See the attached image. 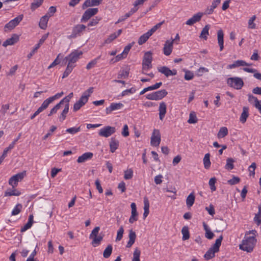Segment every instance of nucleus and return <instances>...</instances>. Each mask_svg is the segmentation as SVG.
Here are the masks:
<instances>
[{
    "mask_svg": "<svg viewBox=\"0 0 261 261\" xmlns=\"http://www.w3.org/2000/svg\"><path fill=\"white\" fill-rule=\"evenodd\" d=\"M256 243V240L254 236H248V234H245L244 239L242 241V244L239 245V247L242 250L251 252Z\"/></svg>",
    "mask_w": 261,
    "mask_h": 261,
    "instance_id": "f257e3e1",
    "label": "nucleus"
},
{
    "mask_svg": "<svg viewBox=\"0 0 261 261\" xmlns=\"http://www.w3.org/2000/svg\"><path fill=\"white\" fill-rule=\"evenodd\" d=\"M223 236L221 235L217 239L215 244L206 251L204 255L206 260H209L215 257V253L219 251V248L221 245L223 240Z\"/></svg>",
    "mask_w": 261,
    "mask_h": 261,
    "instance_id": "f03ea898",
    "label": "nucleus"
},
{
    "mask_svg": "<svg viewBox=\"0 0 261 261\" xmlns=\"http://www.w3.org/2000/svg\"><path fill=\"white\" fill-rule=\"evenodd\" d=\"M152 54L151 51L146 52L143 56L142 60V73L146 74V72L152 68Z\"/></svg>",
    "mask_w": 261,
    "mask_h": 261,
    "instance_id": "7ed1b4c3",
    "label": "nucleus"
},
{
    "mask_svg": "<svg viewBox=\"0 0 261 261\" xmlns=\"http://www.w3.org/2000/svg\"><path fill=\"white\" fill-rule=\"evenodd\" d=\"M227 84L231 88L237 90L241 89L244 85L243 79L239 77L228 78L227 80Z\"/></svg>",
    "mask_w": 261,
    "mask_h": 261,
    "instance_id": "20e7f679",
    "label": "nucleus"
},
{
    "mask_svg": "<svg viewBox=\"0 0 261 261\" xmlns=\"http://www.w3.org/2000/svg\"><path fill=\"white\" fill-rule=\"evenodd\" d=\"M167 94V91L163 89L147 94L146 95V97L149 100H159L165 97Z\"/></svg>",
    "mask_w": 261,
    "mask_h": 261,
    "instance_id": "39448f33",
    "label": "nucleus"
},
{
    "mask_svg": "<svg viewBox=\"0 0 261 261\" xmlns=\"http://www.w3.org/2000/svg\"><path fill=\"white\" fill-rule=\"evenodd\" d=\"M25 175V171H23L12 176L9 180V184L13 188H15L17 186L18 182L21 181Z\"/></svg>",
    "mask_w": 261,
    "mask_h": 261,
    "instance_id": "423d86ee",
    "label": "nucleus"
},
{
    "mask_svg": "<svg viewBox=\"0 0 261 261\" xmlns=\"http://www.w3.org/2000/svg\"><path fill=\"white\" fill-rule=\"evenodd\" d=\"M83 54L82 51L75 50L71 53L68 56L66 57L63 60L65 64L68 61L69 64H72L75 63L80 58V56Z\"/></svg>",
    "mask_w": 261,
    "mask_h": 261,
    "instance_id": "0eeeda50",
    "label": "nucleus"
},
{
    "mask_svg": "<svg viewBox=\"0 0 261 261\" xmlns=\"http://www.w3.org/2000/svg\"><path fill=\"white\" fill-rule=\"evenodd\" d=\"M161 141V134L159 129H154L151 137L150 144L152 146H159Z\"/></svg>",
    "mask_w": 261,
    "mask_h": 261,
    "instance_id": "6e6552de",
    "label": "nucleus"
},
{
    "mask_svg": "<svg viewBox=\"0 0 261 261\" xmlns=\"http://www.w3.org/2000/svg\"><path fill=\"white\" fill-rule=\"evenodd\" d=\"M98 11V9L97 8L88 9L84 13L81 18V22H85L87 21L91 17L96 14Z\"/></svg>",
    "mask_w": 261,
    "mask_h": 261,
    "instance_id": "1a4fd4ad",
    "label": "nucleus"
},
{
    "mask_svg": "<svg viewBox=\"0 0 261 261\" xmlns=\"http://www.w3.org/2000/svg\"><path fill=\"white\" fill-rule=\"evenodd\" d=\"M115 127L110 126H107L99 130L98 135L100 136L108 138L115 133Z\"/></svg>",
    "mask_w": 261,
    "mask_h": 261,
    "instance_id": "9d476101",
    "label": "nucleus"
},
{
    "mask_svg": "<svg viewBox=\"0 0 261 261\" xmlns=\"http://www.w3.org/2000/svg\"><path fill=\"white\" fill-rule=\"evenodd\" d=\"M86 27L84 24H77L75 25L72 31V33L70 36H68L69 38H74L81 35L82 32L84 31Z\"/></svg>",
    "mask_w": 261,
    "mask_h": 261,
    "instance_id": "9b49d317",
    "label": "nucleus"
},
{
    "mask_svg": "<svg viewBox=\"0 0 261 261\" xmlns=\"http://www.w3.org/2000/svg\"><path fill=\"white\" fill-rule=\"evenodd\" d=\"M174 40H167L166 41L163 47V53L166 56H169L173 49Z\"/></svg>",
    "mask_w": 261,
    "mask_h": 261,
    "instance_id": "f8f14e48",
    "label": "nucleus"
},
{
    "mask_svg": "<svg viewBox=\"0 0 261 261\" xmlns=\"http://www.w3.org/2000/svg\"><path fill=\"white\" fill-rule=\"evenodd\" d=\"M88 102L87 97L86 96H82L73 106V111L76 112Z\"/></svg>",
    "mask_w": 261,
    "mask_h": 261,
    "instance_id": "ddd939ff",
    "label": "nucleus"
},
{
    "mask_svg": "<svg viewBox=\"0 0 261 261\" xmlns=\"http://www.w3.org/2000/svg\"><path fill=\"white\" fill-rule=\"evenodd\" d=\"M203 15V13L202 12H198L194 14L191 18L189 19L186 22V24L188 25H192L195 23L199 22L202 17Z\"/></svg>",
    "mask_w": 261,
    "mask_h": 261,
    "instance_id": "4468645a",
    "label": "nucleus"
},
{
    "mask_svg": "<svg viewBox=\"0 0 261 261\" xmlns=\"http://www.w3.org/2000/svg\"><path fill=\"white\" fill-rule=\"evenodd\" d=\"M158 71L164 74L166 76L168 77L170 75H175L177 74V71L175 69L170 70L166 66H162L158 68Z\"/></svg>",
    "mask_w": 261,
    "mask_h": 261,
    "instance_id": "2eb2a0df",
    "label": "nucleus"
},
{
    "mask_svg": "<svg viewBox=\"0 0 261 261\" xmlns=\"http://www.w3.org/2000/svg\"><path fill=\"white\" fill-rule=\"evenodd\" d=\"M251 65H252V64H249L244 60H238L234 61L233 63L228 65L227 67V68L231 69L240 66H250Z\"/></svg>",
    "mask_w": 261,
    "mask_h": 261,
    "instance_id": "dca6fc26",
    "label": "nucleus"
},
{
    "mask_svg": "<svg viewBox=\"0 0 261 261\" xmlns=\"http://www.w3.org/2000/svg\"><path fill=\"white\" fill-rule=\"evenodd\" d=\"M123 107L122 103H112L110 107L106 108V113L107 114H111L113 111L121 109Z\"/></svg>",
    "mask_w": 261,
    "mask_h": 261,
    "instance_id": "f3484780",
    "label": "nucleus"
},
{
    "mask_svg": "<svg viewBox=\"0 0 261 261\" xmlns=\"http://www.w3.org/2000/svg\"><path fill=\"white\" fill-rule=\"evenodd\" d=\"M130 206L132 208V215L129 219V222L130 223H133L138 220V213L137 211L136 205L135 203H132Z\"/></svg>",
    "mask_w": 261,
    "mask_h": 261,
    "instance_id": "a211bd4d",
    "label": "nucleus"
},
{
    "mask_svg": "<svg viewBox=\"0 0 261 261\" xmlns=\"http://www.w3.org/2000/svg\"><path fill=\"white\" fill-rule=\"evenodd\" d=\"M93 156V154L90 152H85L82 155L79 156L77 162L78 163H83L86 161L91 160Z\"/></svg>",
    "mask_w": 261,
    "mask_h": 261,
    "instance_id": "6ab92c4d",
    "label": "nucleus"
},
{
    "mask_svg": "<svg viewBox=\"0 0 261 261\" xmlns=\"http://www.w3.org/2000/svg\"><path fill=\"white\" fill-rule=\"evenodd\" d=\"M221 0H214L210 7H208L204 12V14L209 15L212 14L214 10L220 4Z\"/></svg>",
    "mask_w": 261,
    "mask_h": 261,
    "instance_id": "aec40b11",
    "label": "nucleus"
},
{
    "mask_svg": "<svg viewBox=\"0 0 261 261\" xmlns=\"http://www.w3.org/2000/svg\"><path fill=\"white\" fill-rule=\"evenodd\" d=\"M128 238L129 240L126 246L127 248L131 247L134 244L136 239V232L134 231L132 229L129 231Z\"/></svg>",
    "mask_w": 261,
    "mask_h": 261,
    "instance_id": "412c9836",
    "label": "nucleus"
},
{
    "mask_svg": "<svg viewBox=\"0 0 261 261\" xmlns=\"http://www.w3.org/2000/svg\"><path fill=\"white\" fill-rule=\"evenodd\" d=\"M19 40V37L17 35L14 34L11 38L7 39L3 44L4 47H7L8 45H12L16 43Z\"/></svg>",
    "mask_w": 261,
    "mask_h": 261,
    "instance_id": "4be33fe9",
    "label": "nucleus"
},
{
    "mask_svg": "<svg viewBox=\"0 0 261 261\" xmlns=\"http://www.w3.org/2000/svg\"><path fill=\"white\" fill-rule=\"evenodd\" d=\"M166 104L165 103V102L162 101L160 103V106L159 108V118L160 120H162L164 118L165 114L166 113Z\"/></svg>",
    "mask_w": 261,
    "mask_h": 261,
    "instance_id": "5701e85b",
    "label": "nucleus"
},
{
    "mask_svg": "<svg viewBox=\"0 0 261 261\" xmlns=\"http://www.w3.org/2000/svg\"><path fill=\"white\" fill-rule=\"evenodd\" d=\"M224 33L222 30H219L217 32L218 43L220 47V51H222L224 48Z\"/></svg>",
    "mask_w": 261,
    "mask_h": 261,
    "instance_id": "b1692460",
    "label": "nucleus"
},
{
    "mask_svg": "<svg viewBox=\"0 0 261 261\" xmlns=\"http://www.w3.org/2000/svg\"><path fill=\"white\" fill-rule=\"evenodd\" d=\"M210 28V25L209 24L205 25L201 32L199 37L201 39H203L205 40H206L207 39V36L209 35Z\"/></svg>",
    "mask_w": 261,
    "mask_h": 261,
    "instance_id": "393cba45",
    "label": "nucleus"
},
{
    "mask_svg": "<svg viewBox=\"0 0 261 261\" xmlns=\"http://www.w3.org/2000/svg\"><path fill=\"white\" fill-rule=\"evenodd\" d=\"M119 146V141L114 138H112L110 142V151L114 152Z\"/></svg>",
    "mask_w": 261,
    "mask_h": 261,
    "instance_id": "a878e982",
    "label": "nucleus"
},
{
    "mask_svg": "<svg viewBox=\"0 0 261 261\" xmlns=\"http://www.w3.org/2000/svg\"><path fill=\"white\" fill-rule=\"evenodd\" d=\"M243 70L248 73H254L253 76L256 79L261 81V73L256 72L257 70L255 69L244 67Z\"/></svg>",
    "mask_w": 261,
    "mask_h": 261,
    "instance_id": "bb28decb",
    "label": "nucleus"
},
{
    "mask_svg": "<svg viewBox=\"0 0 261 261\" xmlns=\"http://www.w3.org/2000/svg\"><path fill=\"white\" fill-rule=\"evenodd\" d=\"M248 110V108L246 107H244L243 108V112L240 118V121L243 123L246 121V120L249 116Z\"/></svg>",
    "mask_w": 261,
    "mask_h": 261,
    "instance_id": "cd10ccee",
    "label": "nucleus"
},
{
    "mask_svg": "<svg viewBox=\"0 0 261 261\" xmlns=\"http://www.w3.org/2000/svg\"><path fill=\"white\" fill-rule=\"evenodd\" d=\"M21 192L17 189L12 188V189L8 190L5 192L4 196H19Z\"/></svg>",
    "mask_w": 261,
    "mask_h": 261,
    "instance_id": "c85d7f7f",
    "label": "nucleus"
},
{
    "mask_svg": "<svg viewBox=\"0 0 261 261\" xmlns=\"http://www.w3.org/2000/svg\"><path fill=\"white\" fill-rule=\"evenodd\" d=\"M48 20L49 18L47 15L42 17L39 24L40 28L42 29H45L47 28Z\"/></svg>",
    "mask_w": 261,
    "mask_h": 261,
    "instance_id": "c756f323",
    "label": "nucleus"
},
{
    "mask_svg": "<svg viewBox=\"0 0 261 261\" xmlns=\"http://www.w3.org/2000/svg\"><path fill=\"white\" fill-rule=\"evenodd\" d=\"M144 213L143 217L145 218L149 214V203L147 198L145 197L144 199Z\"/></svg>",
    "mask_w": 261,
    "mask_h": 261,
    "instance_id": "7c9ffc66",
    "label": "nucleus"
},
{
    "mask_svg": "<svg viewBox=\"0 0 261 261\" xmlns=\"http://www.w3.org/2000/svg\"><path fill=\"white\" fill-rule=\"evenodd\" d=\"M195 196L193 193H191L188 195L186 199V204L188 207L192 206L195 201Z\"/></svg>",
    "mask_w": 261,
    "mask_h": 261,
    "instance_id": "2f4dec72",
    "label": "nucleus"
},
{
    "mask_svg": "<svg viewBox=\"0 0 261 261\" xmlns=\"http://www.w3.org/2000/svg\"><path fill=\"white\" fill-rule=\"evenodd\" d=\"M228 131L226 127L223 126L220 128L217 137L218 138H223L228 135Z\"/></svg>",
    "mask_w": 261,
    "mask_h": 261,
    "instance_id": "473e14b6",
    "label": "nucleus"
},
{
    "mask_svg": "<svg viewBox=\"0 0 261 261\" xmlns=\"http://www.w3.org/2000/svg\"><path fill=\"white\" fill-rule=\"evenodd\" d=\"M181 233L182 234V240L185 241L189 239L190 233L189 231V228L188 226H185L182 227L181 229Z\"/></svg>",
    "mask_w": 261,
    "mask_h": 261,
    "instance_id": "72a5a7b5",
    "label": "nucleus"
},
{
    "mask_svg": "<svg viewBox=\"0 0 261 261\" xmlns=\"http://www.w3.org/2000/svg\"><path fill=\"white\" fill-rule=\"evenodd\" d=\"M210 154L207 153L205 154L203 160L204 167L206 169H208L211 166V163L210 161Z\"/></svg>",
    "mask_w": 261,
    "mask_h": 261,
    "instance_id": "f704fd0d",
    "label": "nucleus"
},
{
    "mask_svg": "<svg viewBox=\"0 0 261 261\" xmlns=\"http://www.w3.org/2000/svg\"><path fill=\"white\" fill-rule=\"evenodd\" d=\"M254 221L257 225L261 223V204L258 205V212L255 214Z\"/></svg>",
    "mask_w": 261,
    "mask_h": 261,
    "instance_id": "c9c22d12",
    "label": "nucleus"
},
{
    "mask_svg": "<svg viewBox=\"0 0 261 261\" xmlns=\"http://www.w3.org/2000/svg\"><path fill=\"white\" fill-rule=\"evenodd\" d=\"M112 246L111 245H108L103 251V257L106 258H109L112 254Z\"/></svg>",
    "mask_w": 261,
    "mask_h": 261,
    "instance_id": "e433bc0d",
    "label": "nucleus"
},
{
    "mask_svg": "<svg viewBox=\"0 0 261 261\" xmlns=\"http://www.w3.org/2000/svg\"><path fill=\"white\" fill-rule=\"evenodd\" d=\"M149 34H148L147 32L142 35H141L140 38L138 39V44L139 45H142L143 43H144L150 37Z\"/></svg>",
    "mask_w": 261,
    "mask_h": 261,
    "instance_id": "4c0bfd02",
    "label": "nucleus"
},
{
    "mask_svg": "<svg viewBox=\"0 0 261 261\" xmlns=\"http://www.w3.org/2000/svg\"><path fill=\"white\" fill-rule=\"evenodd\" d=\"M74 67V65L69 64L68 63L67 67H66L65 71L63 73L62 78L64 79V78L67 77L69 75V74L71 72Z\"/></svg>",
    "mask_w": 261,
    "mask_h": 261,
    "instance_id": "58836bf2",
    "label": "nucleus"
},
{
    "mask_svg": "<svg viewBox=\"0 0 261 261\" xmlns=\"http://www.w3.org/2000/svg\"><path fill=\"white\" fill-rule=\"evenodd\" d=\"M103 239V237L101 236H97L96 237L93 238L92 239V241L91 242L92 245L94 247H96L100 244L101 241Z\"/></svg>",
    "mask_w": 261,
    "mask_h": 261,
    "instance_id": "ea45409f",
    "label": "nucleus"
},
{
    "mask_svg": "<svg viewBox=\"0 0 261 261\" xmlns=\"http://www.w3.org/2000/svg\"><path fill=\"white\" fill-rule=\"evenodd\" d=\"M234 160L232 158H228L226 160V164L225 165V169H227L228 170H231L233 169L234 168V165L233 162Z\"/></svg>",
    "mask_w": 261,
    "mask_h": 261,
    "instance_id": "a19ab883",
    "label": "nucleus"
},
{
    "mask_svg": "<svg viewBox=\"0 0 261 261\" xmlns=\"http://www.w3.org/2000/svg\"><path fill=\"white\" fill-rule=\"evenodd\" d=\"M256 16H252L248 20V29H255L256 28V24L254 22V20L256 19Z\"/></svg>",
    "mask_w": 261,
    "mask_h": 261,
    "instance_id": "79ce46f5",
    "label": "nucleus"
},
{
    "mask_svg": "<svg viewBox=\"0 0 261 261\" xmlns=\"http://www.w3.org/2000/svg\"><path fill=\"white\" fill-rule=\"evenodd\" d=\"M140 250L138 248H136L133 253L132 261H140Z\"/></svg>",
    "mask_w": 261,
    "mask_h": 261,
    "instance_id": "37998d69",
    "label": "nucleus"
},
{
    "mask_svg": "<svg viewBox=\"0 0 261 261\" xmlns=\"http://www.w3.org/2000/svg\"><path fill=\"white\" fill-rule=\"evenodd\" d=\"M43 0H34L31 4V8L32 10H35L41 6Z\"/></svg>",
    "mask_w": 261,
    "mask_h": 261,
    "instance_id": "c03bdc74",
    "label": "nucleus"
},
{
    "mask_svg": "<svg viewBox=\"0 0 261 261\" xmlns=\"http://www.w3.org/2000/svg\"><path fill=\"white\" fill-rule=\"evenodd\" d=\"M69 107L68 105H65V108L61 113L59 119L61 121H63L66 118V115L67 114L69 111Z\"/></svg>",
    "mask_w": 261,
    "mask_h": 261,
    "instance_id": "a18cd8bd",
    "label": "nucleus"
},
{
    "mask_svg": "<svg viewBox=\"0 0 261 261\" xmlns=\"http://www.w3.org/2000/svg\"><path fill=\"white\" fill-rule=\"evenodd\" d=\"M93 6H97L93 0H86L82 5V9H85L88 7Z\"/></svg>",
    "mask_w": 261,
    "mask_h": 261,
    "instance_id": "49530a36",
    "label": "nucleus"
},
{
    "mask_svg": "<svg viewBox=\"0 0 261 261\" xmlns=\"http://www.w3.org/2000/svg\"><path fill=\"white\" fill-rule=\"evenodd\" d=\"M14 146H15V142H12L9 145V146L8 147L4 149L3 153L2 155L3 156V157L6 158L7 156V153H8V151H9L11 150H12V149H13Z\"/></svg>",
    "mask_w": 261,
    "mask_h": 261,
    "instance_id": "de8ad7c7",
    "label": "nucleus"
},
{
    "mask_svg": "<svg viewBox=\"0 0 261 261\" xmlns=\"http://www.w3.org/2000/svg\"><path fill=\"white\" fill-rule=\"evenodd\" d=\"M197 118L194 112H191L189 115V119L188 122L190 124H194L197 122Z\"/></svg>",
    "mask_w": 261,
    "mask_h": 261,
    "instance_id": "09e8293b",
    "label": "nucleus"
},
{
    "mask_svg": "<svg viewBox=\"0 0 261 261\" xmlns=\"http://www.w3.org/2000/svg\"><path fill=\"white\" fill-rule=\"evenodd\" d=\"M49 106V98H47L44 101L41 106L38 109V112L41 113L44 110L46 109Z\"/></svg>",
    "mask_w": 261,
    "mask_h": 261,
    "instance_id": "8fccbe9b",
    "label": "nucleus"
},
{
    "mask_svg": "<svg viewBox=\"0 0 261 261\" xmlns=\"http://www.w3.org/2000/svg\"><path fill=\"white\" fill-rule=\"evenodd\" d=\"M22 207V205L20 203L16 204L12 211V215L15 216L18 215L21 212Z\"/></svg>",
    "mask_w": 261,
    "mask_h": 261,
    "instance_id": "3c124183",
    "label": "nucleus"
},
{
    "mask_svg": "<svg viewBox=\"0 0 261 261\" xmlns=\"http://www.w3.org/2000/svg\"><path fill=\"white\" fill-rule=\"evenodd\" d=\"M133 176V171L132 169H128L124 171V178L125 179H130Z\"/></svg>",
    "mask_w": 261,
    "mask_h": 261,
    "instance_id": "603ef678",
    "label": "nucleus"
},
{
    "mask_svg": "<svg viewBox=\"0 0 261 261\" xmlns=\"http://www.w3.org/2000/svg\"><path fill=\"white\" fill-rule=\"evenodd\" d=\"M124 232V229L122 226H121L119 229V230L117 231V237L116 239V241H120L122 237H123V234Z\"/></svg>",
    "mask_w": 261,
    "mask_h": 261,
    "instance_id": "864d4df0",
    "label": "nucleus"
},
{
    "mask_svg": "<svg viewBox=\"0 0 261 261\" xmlns=\"http://www.w3.org/2000/svg\"><path fill=\"white\" fill-rule=\"evenodd\" d=\"M216 180L217 179L215 177H212L209 180L208 184L210 187V189L212 191H214L216 189V188L215 186V184L216 182Z\"/></svg>",
    "mask_w": 261,
    "mask_h": 261,
    "instance_id": "5fc2aeb1",
    "label": "nucleus"
},
{
    "mask_svg": "<svg viewBox=\"0 0 261 261\" xmlns=\"http://www.w3.org/2000/svg\"><path fill=\"white\" fill-rule=\"evenodd\" d=\"M240 178L239 177L233 176L232 178L227 181V182L230 185H234L239 183Z\"/></svg>",
    "mask_w": 261,
    "mask_h": 261,
    "instance_id": "6e6d98bb",
    "label": "nucleus"
},
{
    "mask_svg": "<svg viewBox=\"0 0 261 261\" xmlns=\"http://www.w3.org/2000/svg\"><path fill=\"white\" fill-rule=\"evenodd\" d=\"M100 230V227L99 226L95 227L92 231L91 234L89 236V238L90 239H92L93 238L96 237L98 233V232Z\"/></svg>",
    "mask_w": 261,
    "mask_h": 261,
    "instance_id": "4d7b16f0",
    "label": "nucleus"
},
{
    "mask_svg": "<svg viewBox=\"0 0 261 261\" xmlns=\"http://www.w3.org/2000/svg\"><path fill=\"white\" fill-rule=\"evenodd\" d=\"M117 37L116 35V33H114L110 35L109 36L108 38L105 40V43L109 44L112 41L115 40Z\"/></svg>",
    "mask_w": 261,
    "mask_h": 261,
    "instance_id": "13d9d810",
    "label": "nucleus"
},
{
    "mask_svg": "<svg viewBox=\"0 0 261 261\" xmlns=\"http://www.w3.org/2000/svg\"><path fill=\"white\" fill-rule=\"evenodd\" d=\"M80 130H81L80 127H71V128H67L66 130V132L70 134H75L78 133L79 132H80Z\"/></svg>",
    "mask_w": 261,
    "mask_h": 261,
    "instance_id": "bf43d9fd",
    "label": "nucleus"
},
{
    "mask_svg": "<svg viewBox=\"0 0 261 261\" xmlns=\"http://www.w3.org/2000/svg\"><path fill=\"white\" fill-rule=\"evenodd\" d=\"M193 77L194 74L192 71L189 70L186 71L184 76V78L186 80L189 81L193 79Z\"/></svg>",
    "mask_w": 261,
    "mask_h": 261,
    "instance_id": "052dcab7",
    "label": "nucleus"
},
{
    "mask_svg": "<svg viewBox=\"0 0 261 261\" xmlns=\"http://www.w3.org/2000/svg\"><path fill=\"white\" fill-rule=\"evenodd\" d=\"M127 56L123 55V53H122L121 54L118 55L115 59H112L111 60V62L114 63L115 62L120 61L122 59L125 58Z\"/></svg>",
    "mask_w": 261,
    "mask_h": 261,
    "instance_id": "680f3d73",
    "label": "nucleus"
},
{
    "mask_svg": "<svg viewBox=\"0 0 261 261\" xmlns=\"http://www.w3.org/2000/svg\"><path fill=\"white\" fill-rule=\"evenodd\" d=\"M129 72L126 70H121L118 74V78L121 79L122 77L126 78L128 76Z\"/></svg>",
    "mask_w": 261,
    "mask_h": 261,
    "instance_id": "e2e57ef3",
    "label": "nucleus"
},
{
    "mask_svg": "<svg viewBox=\"0 0 261 261\" xmlns=\"http://www.w3.org/2000/svg\"><path fill=\"white\" fill-rule=\"evenodd\" d=\"M256 168L255 163H252L251 165L249 167V171L250 172V175L254 176L255 175V169Z\"/></svg>",
    "mask_w": 261,
    "mask_h": 261,
    "instance_id": "0e129e2a",
    "label": "nucleus"
},
{
    "mask_svg": "<svg viewBox=\"0 0 261 261\" xmlns=\"http://www.w3.org/2000/svg\"><path fill=\"white\" fill-rule=\"evenodd\" d=\"M33 225V223L31 222H28L21 228L20 231L21 232H23L27 230L28 229L30 228Z\"/></svg>",
    "mask_w": 261,
    "mask_h": 261,
    "instance_id": "69168bd1",
    "label": "nucleus"
},
{
    "mask_svg": "<svg viewBox=\"0 0 261 261\" xmlns=\"http://www.w3.org/2000/svg\"><path fill=\"white\" fill-rule=\"evenodd\" d=\"M100 20V18L97 17H95L94 18H93L88 23V26H95L96 25Z\"/></svg>",
    "mask_w": 261,
    "mask_h": 261,
    "instance_id": "338daca9",
    "label": "nucleus"
},
{
    "mask_svg": "<svg viewBox=\"0 0 261 261\" xmlns=\"http://www.w3.org/2000/svg\"><path fill=\"white\" fill-rule=\"evenodd\" d=\"M10 106L9 104L3 105L0 109V113H2L4 115L6 114L7 110L9 109Z\"/></svg>",
    "mask_w": 261,
    "mask_h": 261,
    "instance_id": "774afa93",
    "label": "nucleus"
}]
</instances>
